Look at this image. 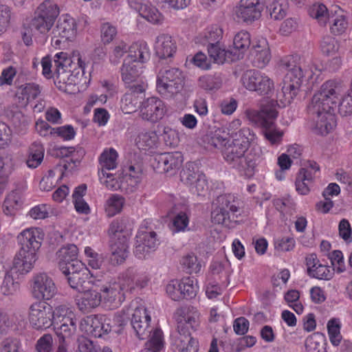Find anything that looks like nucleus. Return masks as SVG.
Returning <instances> with one entry per match:
<instances>
[{"label":"nucleus","mask_w":352,"mask_h":352,"mask_svg":"<svg viewBox=\"0 0 352 352\" xmlns=\"http://www.w3.org/2000/svg\"><path fill=\"white\" fill-rule=\"evenodd\" d=\"M153 49L157 56L165 59L172 57L175 54L177 44L170 34L162 33L156 36Z\"/></svg>","instance_id":"393cba45"},{"label":"nucleus","mask_w":352,"mask_h":352,"mask_svg":"<svg viewBox=\"0 0 352 352\" xmlns=\"http://www.w3.org/2000/svg\"><path fill=\"white\" fill-rule=\"evenodd\" d=\"M122 313L121 316L125 319V322L129 316L131 315V325L140 339L144 340L146 338L150 339L157 329L152 331L149 326L151 316L144 306L138 305V300H133L129 307L123 309Z\"/></svg>","instance_id":"0eeeda50"},{"label":"nucleus","mask_w":352,"mask_h":352,"mask_svg":"<svg viewBox=\"0 0 352 352\" xmlns=\"http://www.w3.org/2000/svg\"><path fill=\"white\" fill-rule=\"evenodd\" d=\"M58 155L61 157L68 158L67 162H72L75 165L80 163L84 155V151L81 148H76L74 147L62 146L58 149Z\"/></svg>","instance_id":"4d7b16f0"},{"label":"nucleus","mask_w":352,"mask_h":352,"mask_svg":"<svg viewBox=\"0 0 352 352\" xmlns=\"http://www.w3.org/2000/svg\"><path fill=\"white\" fill-rule=\"evenodd\" d=\"M321 72V69L311 61L294 65L289 64L282 88L283 105L285 106L292 101L302 86L311 85L316 82Z\"/></svg>","instance_id":"f03ea898"},{"label":"nucleus","mask_w":352,"mask_h":352,"mask_svg":"<svg viewBox=\"0 0 352 352\" xmlns=\"http://www.w3.org/2000/svg\"><path fill=\"white\" fill-rule=\"evenodd\" d=\"M118 154L116 149L108 148L104 149L99 157V162L102 169L107 170L115 169L118 165Z\"/></svg>","instance_id":"de8ad7c7"},{"label":"nucleus","mask_w":352,"mask_h":352,"mask_svg":"<svg viewBox=\"0 0 352 352\" xmlns=\"http://www.w3.org/2000/svg\"><path fill=\"white\" fill-rule=\"evenodd\" d=\"M252 62L258 68H264L271 60V52L267 41L260 38L252 43Z\"/></svg>","instance_id":"b1692460"},{"label":"nucleus","mask_w":352,"mask_h":352,"mask_svg":"<svg viewBox=\"0 0 352 352\" xmlns=\"http://www.w3.org/2000/svg\"><path fill=\"white\" fill-rule=\"evenodd\" d=\"M35 14L55 22L59 14V8L54 1L45 0L38 6Z\"/></svg>","instance_id":"c03bdc74"},{"label":"nucleus","mask_w":352,"mask_h":352,"mask_svg":"<svg viewBox=\"0 0 352 352\" xmlns=\"http://www.w3.org/2000/svg\"><path fill=\"white\" fill-rule=\"evenodd\" d=\"M125 324V319L121 314H116L113 318L104 315L94 316V336L101 337L111 331L120 333V327Z\"/></svg>","instance_id":"6ab92c4d"},{"label":"nucleus","mask_w":352,"mask_h":352,"mask_svg":"<svg viewBox=\"0 0 352 352\" xmlns=\"http://www.w3.org/2000/svg\"><path fill=\"white\" fill-rule=\"evenodd\" d=\"M54 22L35 14L30 23L32 32L35 34H47L54 25Z\"/></svg>","instance_id":"3c124183"},{"label":"nucleus","mask_w":352,"mask_h":352,"mask_svg":"<svg viewBox=\"0 0 352 352\" xmlns=\"http://www.w3.org/2000/svg\"><path fill=\"white\" fill-rule=\"evenodd\" d=\"M241 82L250 91L256 92L261 96L273 92L274 82L267 74L255 69H250L243 73Z\"/></svg>","instance_id":"1a4fd4ad"},{"label":"nucleus","mask_w":352,"mask_h":352,"mask_svg":"<svg viewBox=\"0 0 352 352\" xmlns=\"http://www.w3.org/2000/svg\"><path fill=\"white\" fill-rule=\"evenodd\" d=\"M182 279L171 280L166 286L167 295L173 300H180L183 299L184 292H182Z\"/></svg>","instance_id":"e2e57ef3"},{"label":"nucleus","mask_w":352,"mask_h":352,"mask_svg":"<svg viewBox=\"0 0 352 352\" xmlns=\"http://www.w3.org/2000/svg\"><path fill=\"white\" fill-rule=\"evenodd\" d=\"M182 292L184 298H192L195 297L199 291L197 280L192 277H185L182 278Z\"/></svg>","instance_id":"680f3d73"},{"label":"nucleus","mask_w":352,"mask_h":352,"mask_svg":"<svg viewBox=\"0 0 352 352\" xmlns=\"http://www.w3.org/2000/svg\"><path fill=\"white\" fill-rule=\"evenodd\" d=\"M309 14L320 25H325L331 18V12L329 13L327 7L322 3H316L311 6Z\"/></svg>","instance_id":"09e8293b"},{"label":"nucleus","mask_w":352,"mask_h":352,"mask_svg":"<svg viewBox=\"0 0 352 352\" xmlns=\"http://www.w3.org/2000/svg\"><path fill=\"white\" fill-rule=\"evenodd\" d=\"M284 299L287 305L292 308L297 314H302L304 311V306L300 300V292L296 289L287 291Z\"/></svg>","instance_id":"13d9d810"},{"label":"nucleus","mask_w":352,"mask_h":352,"mask_svg":"<svg viewBox=\"0 0 352 352\" xmlns=\"http://www.w3.org/2000/svg\"><path fill=\"white\" fill-rule=\"evenodd\" d=\"M143 72L142 64L124 58L120 69L122 80L125 84L135 82Z\"/></svg>","instance_id":"7c9ffc66"},{"label":"nucleus","mask_w":352,"mask_h":352,"mask_svg":"<svg viewBox=\"0 0 352 352\" xmlns=\"http://www.w3.org/2000/svg\"><path fill=\"white\" fill-rule=\"evenodd\" d=\"M54 58L57 73L60 72V69L64 71L68 67L74 70L79 69L83 72L86 67L85 58L77 51L74 52L69 57L65 52H58L54 55Z\"/></svg>","instance_id":"4be33fe9"},{"label":"nucleus","mask_w":352,"mask_h":352,"mask_svg":"<svg viewBox=\"0 0 352 352\" xmlns=\"http://www.w3.org/2000/svg\"><path fill=\"white\" fill-rule=\"evenodd\" d=\"M218 206L211 213L212 221L216 224L230 226L232 221L237 217L239 203L233 195H221L217 199Z\"/></svg>","instance_id":"6e6552de"},{"label":"nucleus","mask_w":352,"mask_h":352,"mask_svg":"<svg viewBox=\"0 0 352 352\" xmlns=\"http://www.w3.org/2000/svg\"><path fill=\"white\" fill-rule=\"evenodd\" d=\"M28 320L35 330L43 331L52 326V306L42 300L32 302L28 309Z\"/></svg>","instance_id":"9d476101"},{"label":"nucleus","mask_w":352,"mask_h":352,"mask_svg":"<svg viewBox=\"0 0 352 352\" xmlns=\"http://www.w3.org/2000/svg\"><path fill=\"white\" fill-rule=\"evenodd\" d=\"M133 270H128L117 280L98 287L102 305L109 309L120 307L125 300L124 291L131 287L135 280Z\"/></svg>","instance_id":"39448f33"},{"label":"nucleus","mask_w":352,"mask_h":352,"mask_svg":"<svg viewBox=\"0 0 352 352\" xmlns=\"http://www.w3.org/2000/svg\"><path fill=\"white\" fill-rule=\"evenodd\" d=\"M86 189L85 185H80L75 188L72 194L73 203L76 212L84 214L90 212V208L83 199L86 193Z\"/></svg>","instance_id":"79ce46f5"},{"label":"nucleus","mask_w":352,"mask_h":352,"mask_svg":"<svg viewBox=\"0 0 352 352\" xmlns=\"http://www.w3.org/2000/svg\"><path fill=\"white\" fill-rule=\"evenodd\" d=\"M37 258V255L34 253L19 250L8 270L14 272L16 276H23L32 270Z\"/></svg>","instance_id":"412c9836"},{"label":"nucleus","mask_w":352,"mask_h":352,"mask_svg":"<svg viewBox=\"0 0 352 352\" xmlns=\"http://www.w3.org/2000/svg\"><path fill=\"white\" fill-rule=\"evenodd\" d=\"M146 85L141 82L131 87L130 91L126 93L121 99L120 108L124 113H131L140 109L142 94L146 89Z\"/></svg>","instance_id":"5701e85b"},{"label":"nucleus","mask_w":352,"mask_h":352,"mask_svg":"<svg viewBox=\"0 0 352 352\" xmlns=\"http://www.w3.org/2000/svg\"><path fill=\"white\" fill-rule=\"evenodd\" d=\"M251 44L250 34L246 31L236 33L233 39V45L236 50L242 53L246 51Z\"/></svg>","instance_id":"69168bd1"},{"label":"nucleus","mask_w":352,"mask_h":352,"mask_svg":"<svg viewBox=\"0 0 352 352\" xmlns=\"http://www.w3.org/2000/svg\"><path fill=\"white\" fill-rule=\"evenodd\" d=\"M181 264L189 274H198L201 272L202 264L198 258L193 254H188L184 256Z\"/></svg>","instance_id":"bf43d9fd"},{"label":"nucleus","mask_w":352,"mask_h":352,"mask_svg":"<svg viewBox=\"0 0 352 352\" xmlns=\"http://www.w3.org/2000/svg\"><path fill=\"white\" fill-rule=\"evenodd\" d=\"M195 168L196 166L194 163L188 162L180 173L181 180L188 186L192 185L197 178V175L201 174L195 171Z\"/></svg>","instance_id":"774afa93"},{"label":"nucleus","mask_w":352,"mask_h":352,"mask_svg":"<svg viewBox=\"0 0 352 352\" xmlns=\"http://www.w3.org/2000/svg\"><path fill=\"white\" fill-rule=\"evenodd\" d=\"M108 234L111 242H117L121 241L122 238L126 236L129 239L131 234L130 230H126L124 221L122 219H116L110 224Z\"/></svg>","instance_id":"ea45409f"},{"label":"nucleus","mask_w":352,"mask_h":352,"mask_svg":"<svg viewBox=\"0 0 352 352\" xmlns=\"http://www.w3.org/2000/svg\"><path fill=\"white\" fill-rule=\"evenodd\" d=\"M184 76L179 69L165 67L157 76L156 89L164 98H172L179 93L184 87Z\"/></svg>","instance_id":"423d86ee"},{"label":"nucleus","mask_w":352,"mask_h":352,"mask_svg":"<svg viewBox=\"0 0 352 352\" xmlns=\"http://www.w3.org/2000/svg\"><path fill=\"white\" fill-rule=\"evenodd\" d=\"M43 240V233L40 228H30L21 231L17 241L21 250L37 255Z\"/></svg>","instance_id":"a211bd4d"},{"label":"nucleus","mask_w":352,"mask_h":352,"mask_svg":"<svg viewBox=\"0 0 352 352\" xmlns=\"http://www.w3.org/2000/svg\"><path fill=\"white\" fill-rule=\"evenodd\" d=\"M125 204L124 198L118 194L111 195L105 201L104 211L108 217H113L120 213Z\"/></svg>","instance_id":"37998d69"},{"label":"nucleus","mask_w":352,"mask_h":352,"mask_svg":"<svg viewBox=\"0 0 352 352\" xmlns=\"http://www.w3.org/2000/svg\"><path fill=\"white\" fill-rule=\"evenodd\" d=\"M142 65L150 58V50L148 44L144 41L132 43L129 47V54L125 58Z\"/></svg>","instance_id":"f704fd0d"},{"label":"nucleus","mask_w":352,"mask_h":352,"mask_svg":"<svg viewBox=\"0 0 352 352\" xmlns=\"http://www.w3.org/2000/svg\"><path fill=\"white\" fill-rule=\"evenodd\" d=\"M159 166L169 175H174L182 166L184 158L180 152L162 153L157 157Z\"/></svg>","instance_id":"bb28decb"},{"label":"nucleus","mask_w":352,"mask_h":352,"mask_svg":"<svg viewBox=\"0 0 352 352\" xmlns=\"http://www.w3.org/2000/svg\"><path fill=\"white\" fill-rule=\"evenodd\" d=\"M103 86L106 87L107 94H101L98 96L96 94H91L87 100L86 104L84 107L85 111L89 113L91 109L97 104H103L106 103L108 98L113 96L116 92L114 87L112 85H109L107 82H104Z\"/></svg>","instance_id":"a19ab883"},{"label":"nucleus","mask_w":352,"mask_h":352,"mask_svg":"<svg viewBox=\"0 0 352 352\" xmlns=\"http://www.w3.org/2000/svg\"><path fill=\"white\" fill-rule=\"evenodd\" d=\"M214 140L224 146L222 155L225 161L241 175L251 177L255 172L256 162L250 155H246L248 149L241 146L239 142L232 141L230 143L226 137L221 136L217 132Z\"/></svg>","instance_id":"20e7f679"},{"label":"nucleus","mask_w":352,"mask_h":352,"mask_svg":"<svg viewBox=\"0 0 352 352\" xmlns=\"http://www.w3.org/2000/svg\"><path fill=\"white\" fill-rule=\"evenodd\" d=\"M140 16L154 25H160L164 21V17L161 12L149 2H147L143 7Z\"/></svg>","instance_id":"8fccbe9b"},{"label":"nucleus","mask_w":352,"mask_h":352,"mask_svg":"<svg viewBox=\"0 0 352 352\" xmlns=\"http://www.w3.org/2000/svg\"><path fill=\"white\" fill-rule=\"evenodd\" d=\"M166 113L165 103L157 97H149L140 105V118L152 123L161 120Z\"/></svg>","instance_id":"2eb2a0df"},{"label":"nucleus","mask_w":352,"mask_h":352,"mask_svg":"<svg viewBox=\"0 0 352 352\" xmlns=\"http://www.w3.org/2000/svg\"><path fill=\"white\" fill-rule=\"evenodd\" d=\"M76 314L72 307L67 305H59L52 307V324L72 321L76 318Z\"/></svg>","instance_id":"58836bf2"},{"label":"nucleus","mask_w":352,"mask_h":352,"mask_svg":"<svg viewBox=\"0 0 352 352\" xmlns=\"http://www.w3.org/2000/svg\"><path fill=\"white\" fill-rule=\"evenodd\" d=\"M244 113L251 124L261 127L262 129L267 126L272 119H276L278 116L274 101H271L269 104L264 106L261 110L247 109Z\"/></svg>","instance_id":"f3484780"},{"label":"nucleus","mask_w":352,"mask_h":352,"mask_svg":"<svg viewBox=\"0 0 352 352\" xmlns=\"http://www.w3.org/2000/svg\"><path fill=\"white\" fill-rule=\"evenodd\" d=\"M78 254V249L74 244L63 246L57 251L56 261L62 272H68L71 269L83 267V263L77 258Z\"/></svg>","instance_id":"aec40b11"},{"label":"nucleus","mask_w":352,"mask_h":352,"mask_svg":"<svg viewBox=\"0 0 352 352\" xmlns=\"http://www.w3.org/2000/svg\"><path fill=\"white\" fill-rule=\"evenodd\" d=\"M158 245L156 233L141 226L136 234L135 256L140 259L145 258L151 252L155 250Z\"/></svg>","instance_id":"4468645a"},{"label":"nucleus","mask_w":352,"mask_h":352,"mask_svg":"<svg viewBox=\"0 0 352 352\" xmlns=\"http://www.w3.org/2000/svg\"><path fill=\"white\" fill-rule=\"evenodd\" d=\"M63 273L67 276L70 287L78 292L87 289L89 285L98 287L102 277V276H100L99 278H97L91 274L84 264L82 267L78 269L75 267L71 269L68 272Z\"/></svg>","instance_id":"9b49d317"},{"label":"nucleus","mask_w":352,"mask_h":352,"mask_svg":"<svg viewBox=\"0 0 352 352\" xmlns=\"http://www.w3.org/2000/svg\"><path fill=\"white\" fill-rule=\"evenodd\" d=\"M341 327L342 322L338 318H332L327 322V328L329 340L335 346H338L342 341Z\"/></svg>","instance_id":"49530a36"},{"label":"nucleus","mask_w":352,"mask_h":352,"mask_svg":"<svg viewBox=\"0 0 352 352\" xmlns=\"http://www.w3.org/2000/svg\"><path fill=\"white\" fill-rule=\"evenodd\" d=\"M52 44L59 47L62 43L74 40L77 35L76 20L69 14L62 15L52 31Z\"/></svg>","instance_id":"ddd939ff"},{"label":"nucleus","mask_w":352,"mask_h":352,"mask_svg":"<svg viewBox=\"0 0 352 352\" xmlns=\"http://www.w3.org/2000/svg\"><path fill=\"white\" fill-rule=\"evenodd\" d=\"M64 70L58 72L55 80V84L58 88L67 93H72L75 91L74 87L80 81V78L85 74V70Z\"/></svg>","instance_id":"a878e982"},{"label":"nucleus","mask_w":352,"mask_h":352,"mask_svg":"<svg viewBox=\"0 0 352 352\" xmlns=\"http://www.w3.org/2000/svg\"><path fill=\"white\" fill-rule=\"evenodd\" d=\"M100 183L111 190H118L122 188L120 178L116 177L113 174L102 170L99 173Z\"/></svg>","instance_id":"052dcab7"},{"label":"nucleus","mask_w":352,"mask_h":352,"mask_svg":"<svg viewBox=\"0 0 352 352\" xmlns=\"http://www.w3.org/2000/svg\"><path fill=\"white\" fill-rule=\"evenodd\" d=\"M199 314L196 311L177 316V329L170 335V349L173 352L198 351V342L191 336L189 329H197L199 324Z\"/></svg>","instance_id":"7ed1b4c3"},{"label":"nucleus","mask_w":352,"mask_h":352,"mask_svg":"<svg viewBox=\"0 0 352 352\" xmlns=\"http://www.w3.org/2000/svg\"><path fill=\"white\" fill-rule=\"evenodd\" d=\"M77 318L72 321L60 323V326L56 329V334L59 341L66 342V340L72 338L76 331Z\"/></svg>","instance_id":"603ef678"},{"label":"nucleus","mask_w":352,"mask_h":352,"mask_svg":"<svg viewBox=\"0 0 352 352\" xmlns=\"http://www.w3.org/2000/svg\"><path fill=\"white\" fill-rule=\"evenodd\" d=\"M208 52L214 62L218 64H223L226 61H234L239 58V55L236 52L226 50L220 43L208 45Z\"/></svg>","instance_id":"473e14b6"},{"label":"nucleus","mask_w":352,"mask_h":352,"mask_svg":"<svg viewBox=\"0 0 352 352\" xmlns=\"http://www.w3.org/2000/svg\"><path fill=\"white\" fill-rule=\"evenodd\" d=\"M326 346L325 336L319 332L312 333L305 340L307 352H327Z\"/></svg>","instance_id":"4c0bfd02"},{"label":"nucleus","mask_w":352,"mask_h":352,"mask_svg":"<svg viewBox=\"0 0 352 352\" xmlns=\"http://www.w3.org/2000/svg\"><path fill=\"white\" fill-rule=\"evenodd\" d=\"M98 289V287L92 286L91 288L88 287L84 291L79 292L81 296L77 298V305L81 311H89L102 304Z\"/></svg>","instance_id":"cd10ccee"},{"label":"nucleus","mask_w":352,"mask_h":352,"mask_svg":"<svg viewBox=\"0 0 352 352\" xmlns=\"http://www.w3.org/2000/svg\"><path fill=\"white\" fill-rule=\"evenodd\" d=\"M223 30L218 25L210 27L204 32V41L202 45H210L211 44L219 43V41L222 38Z\"/></svg>","instance_id":"0e129e2a"},{"label":"nucleus","mask_w":352,"mask_h":352,"mask_svg":"<svg viewBox=\"0 0 352 352\" xmlns=\"http://www.w3.org/2000/svg\"><path fill=\"white\" fill-rule=\"evenodd\" d=\"M320 50L323 54L333 57L331 64H333L332 69L336 70L342 65V59L340 56H336L339 51V44L333 37L328 36L322 39L320 44Z\"/></svg>","instance_id":"72a5a7b5"},{"label":"nucleus","mask_w":352,"mask_h":352,"mask_svg":"<svg viewBox=\"0 0 352 352\" xmlns=\"http://www.w3.org/2000/svg\"><path fill=\"white\" fill-rule=\"evenodd\" d=\"M338 101L339 113L342 116L352 115V90L340 80H327L314 94L307 110L313 117L316 133L325 135L335 129L334 108Z\"/></svg>","instance_id":"f257e3e1"},{"label":"nucleus","mask_w":352,"mask_h":352,"mask_svg":"<svg viewBox=\"0 0 352 352\" xmlns=\"http://www.w3.org/2000/svg\"><path fill=\"white\" fill-rule=\"evenodd\" d=\"M31 293L34 298L47 302L56 295L57 288L50 276L40 273L32 277Z\"/></svg>","instance_id":"f8f14e48"},{"label":"nucleus","mask_w":352,"mask_h":352,"mask_svg":"<svg viewBox=\"0 0 352 352\" xmlns=\"http://www.w3.org/2000/svg\"><path fill=\"white\" fill-rule=\"evenodd\" d=\"M41 94L38 85L27 83L19 87L15 94V101L19 107H25L28 103L37 98Z\"/></svg>","instance_id":"c85d7f7f"},{"label":"nucleus","mask_w":352,"mask_h":352,"mask_svg":"<svg viewBox=\"0 0 352 352\" xmlns=\"http://www.w3.org/2000/svg\"><path fill=\"white\" fill-rule=\"evenodd\" d=\"M22 204L21 197L18 192H10L3 204V212L7 216H14L20 210Z\"/></svg>","instance_id":"a18cd8bd"},{"label":"nucleus","mask_w":352,"mask_h":352,"mask_svg":"<svg viewBox=\"0 0 352 352\" xmlns=\"http://www.w3.org/2000/svg\"><path fill=\"white\" fill-rule=\"evenodd\" d=\"M264 6L263 0H241L235 8V16L239 21L252 23L261 17Z\"/></svg>","instance_id":"dca6fc26"},{"label":"nucleus","mask_w":352,"mask_h":352,"mask_svg":"<svg viewBox=\"0 0 352 352\" xmlns=\"http://www.w3.org/2000/svg\"><path fill=\"white\" fill-rule=\"evenodd\" d=\"M276 120L272 119L268 125L263 129V134L270 145L277 146L282 143L284 131L275 126Z\"/></svg>","instance_id":"e433bc0d"},{"label":"nucleus","mask_w":352,"mask_h":352,"mask_svg":"<svg viewBox=\"0 0 352 352\" xmlns=\"http://www.w3.org/2000/svg\"><path fill=\"white\" fill-rule=\"evenodd\" d=\"M163 333L161 329H156L148 342L145 348L140 352H159L164 348Z\"/></svg>","instance_id":"6e6d98bb"},{"label":"nucleus","mask_w":352,"mask_h":352,"mask_svg":"<svg viewBox=\"0 0 352 352\" xmlns=\"http://www.w3.org/2000/svg\"><path fill=\"white\" fill-rule=\"evenodd\" d=\"M44 151L43 146L40 144L32 145L26 161L29 168H35L41 164L44 157Z\"/></svg>","instance_id":"864d4df0"},{"label":"nucleus","mask_w":352,"mask_h":352,"mask_svg":"<svg viewBox=\"0 0 352 352\" xmlns=\"http://www.w3.org/2000/svg\"><path fill=\"white\" fill-rule=\"evenodd\" d=\"M140 149L146 150L153 146L157 141V135L154 132H142L135 140Z\"/></svg>","instance_id":"338daca9"},{"label":"nucleus","mask_w":352,"mask_h":352,"mask_svg":"<svg viewBox=\"0 0 352 352\" xmlns=\"http://www.w3.org/2000/svg\"><path fill=\"white\" fill-rule=\"evenodd\" d=\"M330 22L331 32L334 34H341L348 28L349 23L344 11L339 6H333L331 9Z\"/></svg>","instance_id":"2f4dec72"},{"label":"nucleus","mask_w":352,"mask_h":352,"mask_svg":"<svg viewBox=\"0 0 352 352\" xmlns=\"http://www.w3.org/2000/svg\"><path fill=\"white\" fill-rule=\"evenodd\" d=\"M256 139V134L248 127H244L234 133L232 141L239 142V144L248 149L250 144L254 142Z\"/></svg>","instance_id":"5fc2aeb1"},{"label":"nucleus","mask_w":352,"mask_h":352,"mask_svg":"<svg viewBox=\"0 0 352 352\" xmlns=\"http://www.w3.org/2000/svg\"><path fill=\"white\" fill-rule=\"evenodd\" d=\"M111 261L114 264L122 263L129 254V244L126 236L122 238L121 241L111 242Z\"/></svg>","instance_id":"c9c22d12"},{"label":"nucleus","mask_w":352,"mask_h":352,"mask_svg":"<svg viewBox=\"0 0 352 352\" xmlns=\"http://www.w3.org/2000/svg\"><path fill=\"white\" fill-rule=\"evenodd\" d=\"M19 278L12 271L6 270L0 284V294L5 297L16 296L20 290Z\"/></svg>","instance_id":"c756f323"}]
</instances>
